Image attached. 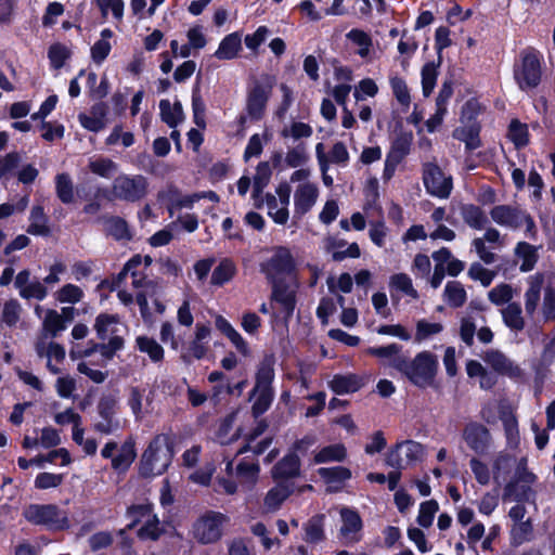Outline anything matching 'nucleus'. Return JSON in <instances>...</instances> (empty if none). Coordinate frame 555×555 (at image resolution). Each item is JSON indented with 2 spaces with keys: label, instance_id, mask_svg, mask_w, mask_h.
I'll use <instances>...</instances> for the list:
<instances>
[{
  "label": "nucleus",
  "instance_id": "6e6d98bb",
  "mask_svg": "<svg viewBox=\"0 0 555 555\" xmlns=\"http://www.w3.org/2000/svg\"><path fill=\"white\" fill-rule=\"evenodd\" d=\"M464 221L474 229L481 230L486 227L488 219L485 212L477 206L466 205L462 208Z\"/></svg>",
  "mask_w": 555,
  "mask_h": 555
},
{
  "label": "nucleus",
  "instance_id": "79ce46f5",
  "mask_svg": "<svg viewBox=\"0 0 555 555\" xmlns=\"http://www.w3.org/2000/svg\"><path fill=\"white\" fill-rule=\"evenodd\" d=\"M27 232L33 235L46 236L50 233L47 217L41 206H34L29 216Z\"/></svg>",
  "mask_w": 555,
  "mask_h": 555
},
{
  "label": "nucleus",
  "instance_id": "774afa93",
  "mask_svg": "<svg viewBox=\"0 0 555 555\" xmlns=\"http://www.w3.org/2000/svg\"><path fill=\"white\" fill-rule=\"evenodd\" d=\"M70 56V50L62 43H53L48 50L50 65L54 69H60Z\"/></svg>",
  "mask_w": 555,
  "mask_h": 555
},
{
  "label": "nucleus",
  "instance_id": "bb28decb",
  "mask_svg": "<svg viewBox=\"0 0 555 555\" xmlns=\"http://www.w3.org/2000/svg\"><path fill=\"white\" fill-rule=\"evenodd\" d=\"M107 113V106L104 103H99L93 105L88 114H79L78 120L85 129L99 132L106 127Z\"/></svg>",
  "mask_w": 555,
  "mask_h": 555
},
{
  "label": "nucleus",
  "instance_id": "393cba45",
  "mask_svg": "<svg viewBox=\"0 0 555 555\" xmlns=\"http://www.w3.org/2000/svg\"><path fill=\"white\" fill-rule=\"evenodd\" d=\"M490 216L495 223L512 229L518 228L524 221L530 220L521 210L506 205L493 207Z\"/></svg>",
  "mask_w": 555,
  "mask_h": 555
},
{
  "label": "nucleus",
  "instance_id": "c756f323",
  "mask_svg": "<svg viewBox=\"0 0 555 555\" xmlns=\"http://www.w3.org/2000/svg\"><path fill=\"white\" fill-rule=\"evenodd\" d=\"M151 398L144 388L131 387L128 392L127 404L137 421H141L150 412Z\"/></svg>",
  "mask_w": 555,
  "mask_h": 555
},
{
  "label": "nucleus",
  "instance_id": "b1692460",
  "mask_svg": "<svg viewBox=\"0 0 555 555\" xmlns=\"http://www.w3.org/2000/svg\"><path fill=\"white\" fill-rule=\"evenodd\" d=\"M401 346L390 344L380 347H369L365 352L379 359L382 364L391 366L400 372L406 358L401 352Z\"/></svg>",
  "mask_w": 555,
  "mask_h": 555
},
{
  "label": "nucleus",
  "instance_id": "7ed1b4c3",
  "mask_svg": "<svg viewBox=\"0 0 555 555\" xmlns=\"http://www.w3.org/2000/svg\"><path fill=\"white\" fill-rule=\"evenodd\" d=\"M173 456L169 438L157 435L143 452L140 461V473L144 477L163 475L171 464Z\"/></svg>",
  "mask_w": 555,
  "mask_h": 555
},
{
  "label": "nucleus",
  "instance_id": "603ef678",
  "mask_svg": "<svg viewBox=\"0 0 555 555\" xmlns=\"http://www.w3.org/2000/svg\"><path fill=\"white\" fill-rule=\"evenodd\" d=\"M209 349V344L192 338L182 350L181 357L186 362L201 360L207 356Z\"/></svg>",
  "mask_w": 555,
  "mask_h": 555
},
{
  "label": "nucleus",
  "instance_id": "20e7f679",
  "mask_svg": "<svg viewBox=\"0 0 555 555\" xmlns=\"http://www.w3.org/2000/svg\"><path fill=\"white\" fill-rule=\"evenodd\" d=\"M481 417L488 424H494L501 420L504 426L506 443L509 448L519 446L520 437L517 420L511 404L502 399L489 400L481 409Z\"/></svg>",
  "mask_w": 555,
  "mask_h": 555
},
{
  "label": "nucleus",
  "instance_id": "c03bdc74",
  "mask_svg": "<svg viewBox=\"0 0 555 555\" xmlns=\"http://www.w3.org/2000/svg\"><path fill=\"white\" fill-rule=\"evenodd\" d=\"M144 263V268H147L152 263V258L150 256H133L124 267L122 271L119 273V280L126 279L129 274L131 275L132 284L134 286L139 285L138 276H141L142 273L138 270V268Z\"/></svg>",
  "mask_w": 555,
  "mask_h": 555
},
{
  "label": "nucleus",
  "instance_id": "f8f14e48",
  "mask_svg": "<svg viewBox=\"0 0 555 555\" xmlns=\"http://www.w3.org/2000/svg\"><path fill=\"white\" fill-rule=\"evenodd\" d=\"M159 201H164L167 203L168 210L170 215H173L175 210L180 209H192L195 203L199 202L203 198H208L210 202L217 203L219 201L218 195L212 192H198L193 194L183 195L179 192L178 189L173 186H169L166 190L158 193Z\"/></svg>",
  "mask_w": 555,
  "mask_h": 555
},
{
  "label": "nucleus",
  "instance_id": "7c9ffc66",
  "mask_svg": "<svg viewBox=\"0 0 555 555\" xmlns=\"http://www.w3.org/2000/svg\"><path fill=\"white\" fill-rule=\"evenodd\" d=\"M347 39L356 48V53L365 61H372L374 54V46L372 37L358 28L351 29L347 35Z\"/></svg>",
  "mask_w": 555,
  "mask_h": 555
},
{
  "label": "nucleus",
  "instance_id": "a19ab883",
  "mask_svg": "<svg viewBox=\"0 0 555 555\" xmlns=\"http://www.w3.org/2000/svg\"><path fill=\"white\" fill-rule=\"evenodd\" d=\"M515 254L520 261L519 269L521 272H528L534 268L538 261V254L534 246L526 242H520L515 249Z\"/></svg>",
  "mask_w": 555,
  "mask_h": 555
},
{
  "label": "nucleus",
  "instance_id": "8fccbe9b",
  "mask_svg": "<svg viewBox=\"0 0 555 555\" xmlns=\"http://www.w3.org/2000/svg\"><path fill=\"white\" fill-rule=\"evenodd\" d=\"M502 317L507 327L513 331H521L525 326L521 309L518 304H509L502 309Z\"/></svg>",
  "mask_w": 555,
  "mask_h": 555
},
{
  "label": "nucleus",
  "instance_id": "aec40b11",
  "mask_svg": "<svg viewBox=\"0 0 555 555\" xmlns=\"http://www.w3.org/2000/svg\"><path fill=\"white\" fill-rule=\"evenodd\" d=\"M483 361L498 374L512 379H520L522 377L520 366L499 350H488L483 354Z\"/></svg>",
  "mask_w": 555,
  "mask_h": 555
},
{
  "label": "nucleus",
  "instance_id": "37998d69",
  "mask_svg": "<svg viewBox=\"0 0 555 555\" xmlns=\"http://www.w3.org/2000/svg\"><path fill=\"white\" fill-rule=\"evenodd\" d=\"M331 389L338 393L354 392L361 387V380L356 375H336L330 383Z\"/></svg>",
  "mask_w": 555,
  "mask_h": 555
},
{
  "label": "nucleus",
  "instance_id": "a211bd4d",
  "mask_svg": "<svg viewBox=\"0 0 555 555\" xmlns=\"http://www.w3.org/2000/svg\"><path fill=\"white\" fill-rule=\"evenodd\" d=\"M341 527L339 534L345 543L354 544L362 539L363 522L359 513L350 507L340 508Z\"/></svg>",
  "mask_w": 555,
  "mask_h": 555
},
{
  "label": "nucleus",
  "instance_id": "bf43d9fd",
  "mask_svg": "<svg viewBox=\"0 0 555 555\" xmlns=\"http://www.w3.org/2000/svg\"><path fill=\"white\" fill-rule=\"evenodd\" d=\"M55 299L61 304L75 305L81 301L85 296L83 291L75 284H65L54 294Z\"/></svg>",
  "mask_w": 555,
  "mask_h": 555
},
{
  "label": "nucleus",
  "instance_id": "9d476101",
  "mask_svg": "<svg viewBox=\"0 0 555 555\" xmlns=\"http://www.w3.org/2000/svg\"><path fill=\"white\" fill-rule=\"evenodd\" d=\"M149 180L142 175H120L113 181L112 195L116 199L139 202L149 193Z\"/></svg>",
  "mask_w": 555,
  "mask_h": 555
},
{
  "label": "nucleus",
  "instance_id": "69168bd1",
  "mask_svg": "<svg viewBox=\"0 0 555 555\" xmlns=\"http://www.w3.org/2000/svg\"><path fill=\"white\" fill-rule=\"evenodd\" d=\"M443 330V325L439 322H429L427 320H420L416 323L415 340L421 343L438 335Z\"/></svg>",
  "mask_w": 555,
  "mask_h": 555
},
{
  "label": "nucleus",
  "instance_id": "f257e3e1",
  "mask_svg": "<svg viewBox=\"0 0 555 555\" xmlns=\"http://www.w3.org/2000/svg\"><path fill=\"white\" fill-rule=\"evenodd\" d=\"M507 448L509 451L499 452L492 461L493 481L499 487L504 485L505 498L525 499L535 476L527 469V459L518 456L516 448Z\"/></svg>",
  "mask_w": 555,
  "mask_h": 555
},
{
  "label": "nucleus",
  "instance_id": "423d86ee",
  "mask_svg": "<svg viewBox=\"0 0 555 555\" xmlns=\"http://www.w3.org/2000/svg\"><path fill=\"white\" fill-rule=\"evenodd\" d=\"M311 171L306 168L295 170L291 182L297 183L294 190V215L301 218L317 204L320 190L314 181L310 180Z\"/></svg>",
  "mask_w": 555,
  "mask_h": 555
},
{
  "label": "nucleus",
  "instance_id": "4c0bfd02",
  "mask_svg": "<svg viewBox=\"0 0 555 555\" xmlns=\"http://www.w3.org/2000/svg\"><path fill=\"white\" fill-rule=\"evenodd\" d=\"M160 117L169 127H177L184 118L183 108L180 102L171 104L168 100L159 102Z\"/></svg>",
  "mask_w": 555,
  "mask_h": 555
},
{
  "label": "nucleus",
  "instance_id": "f704fd0d",
  "mask_svg": "<svg viewBox=\"0 0 555 555\" xmlns=\"http://www.w3.org/2000/svg\"><path fill=\"white\" fill-rule=\"evenodd\" d=\"M259 472L260 468L258 463L249 460H243L236 466L235 477L242 486L250 489L257 483Z\"/></svg>",
  "mask_w": 555,
  "mask_h": 555
},
{
  "label": "nucleus",
  "instance_id": "864d4df0",
  "mask_svg": "<svg viewBox=\"0 0 555 555\" xmlns=\"http://www.w3.org/2000/svg\"><path fill=\"white\" fill-rule=\"evenodd\" d=\"M235 272L234 263L229 259H223L212 271L211 284L221 286L231 281Z\"/></svg>",
  "mask_w": 555,
  "mask_h": 555
},
{
  "label": "nucleus",
  "instance_id": "e2e57ef3",
  "mask_svg": "<svg viewBox=\"0 0 555 555\" xmlns=\"http://www.w3.org/2000/svg\"><path fill=\"white\" fill-rule=\"evenodd\" d=\"M313 129L309 124L302 121H293L281 131L283 138H291L294 141L308 139L312 135Z\"/></svg>",
  "mask_w": 555,
  "mask_h": 555
},
{
  "label": "nucleus",
  "instance_id": "13d9d810",
  "mask_svg": "<svg viewBox=\"0 0 555 555\" xmlns=\"http://www.w3.org/2000/svg\"><path fill=\"white\" fill-rule=\"evenodd\" d=\"M164 533L158 517L154 514L145 520L138 530V537L142 540L155 541Z\"/></svg>",
  "mask_w": 555,
  "mask_h": 555
},
{
  "label": "nucleus",
  "instance_id": "3c124183",
  "mask_svg": "<svg viewBox=\"0 0 555 555\" xmlns=\"http://www.w3.org/2000/svg\"><path fill=\"white\" fill-rule=\"evenodd\" d=\"M389 85H390L392 94L396 98V100L398 101V103L401 106L409 108V106L411 104V94H410V90L408 88L405 80L397 75L390 76Z\"/></svg>",
  "mask_w": 555,
  "mask_h": 555
},
{
  "label": "nucleus",
  "instance_id": "cd10ccee",
  "mask_svg": "<svg viewBox=\"0 0 555 555\" xmlns=\"http://www.w3.org/2000/svg\"><path fill=\"white\" fill-rule=\"evenodd\" d=\"M293 493V485L288 482H278L272 487L263 498V511L274 513L280 509L286 499Z\"/></svg>",
  "mask_w": 555,
  "mask_h": 555
},
{
  "label": "nucleus",
  "instance_id": "c85d7f7f",
  "mask_svg": "<svg viewBox=\"0 0 555 555\" xmlns=\"http://www.w3.org/2000/svg\"><path fill=\"white\" fill-rule=\"evenodd\" d=\"M544 279L542 274H534L528 278V289L525 293L526 313L534 319L540 305V293Z\"/></svg>",
  "mask_w": 555,
  "mask_h": 555
},
{
  "label": "nucleus",
  "instance_id": "0e129e2a",
  "mask_svg": "<svg viewBox=\"0 0 555 555\" xmlns=\"http://www.w3.org/2000/svg\"><path fill=\"white\" fill-rule=\"evenodd\" d=\"M379 91V88L374 79L363 78L353 90V98L357 103L363 102L366 98H375Z\"/></svg>",
  "mask_w": 555,
  "mask_h": 555
},
{
  "label": "nucleus",
  "instance_id": "680f3d73",
  "mask_svg": "<svg viewBox=\"0 0 555 555\" xmlns=\"http://www.w3.org/2000/svg\"><path fill=\"white\" fill-rule=\"evenodd\" d=\"M390 287L402 292L411 299H418V292L413 287L411 278L405 273H397L390 278Z\"/></svg>",
  "mask_w": 555,
  "mask_h": 555
},
{
  "label": "nucleus",
  "instance_id": "2eb2a0df",
  "mask_svg": "<svg viewBox=\"0 0 555 555\" xmlns=\"http://www.w3.org/2000/svg\"><path fill=\"white\" fill-rule=\"evenodd\" d=\"M423 182L426 191L433 196L447 198L452 191V179L436 164L427 163L423 167Z\"/></svg>",
  "mask_w": 555,
  "mask_h": 555
},
{
  "label": "nucleus",
  "instance_id": "ddd939ff",
  "mask_svg": "<svg viewBox=\"0 0 555 555\" xmlns=\"http://www.w3.org/2000/svg\"><path fill=\"white\" fill-rule=\"evenodd\" d=\"M291 190L287 184H280L275 190V195L267 193L262 201V207L267 210L268 216L278 224H285L289 218ZM261 207V205H257Z\"/></svg>",
  "mask_w": 555,
  "mask_h": 555
},
{
  "label": "nucleus",
  "instance_id": "e433bc0d",
  "mask_svg": "<svg viewBox=\"0 0 555 555\" xmlns=\"http://www.w3.org/2000/svg\"><path fill=\"white\" fill-rule=\"evenodd\" d=\"M113 36L114 33L109 28H104L101 31L100 39L91 47V59L94 63L102 64L108 56L112 50L111 39Z\"/></svg>",
  "mask_w": 555,
  "mask_h": 555
},
{
  "label": "nucleus",
  "instance_id": "a18cd8bd",
  "mask_svg": "<svg viewBox=\"0 0 555 555\" xmlns=\"http://www.w3.org/2000/svg\"><path fill=\"white\" fill-rule=\"evenodd\" d=\"M101 15L107 18L109 15L120 23L124 20L125 1L124 0H95Z\"/></svg>",
  "mask_w": 555,
  "mask_h": 555
},
{
  "label": "nucleus",
  "instance_id": "052dcab7",
  "mask_svg": "<svg viewBox=\"0 0 555 555\" xmlns=\"http://www.w3.org/2000/svg\"><path fill=\"white\" fill-rule=\"evenodd\" d=\"M127 517L130 519L128 529L133 528L137 525H142L152 515H154L151 504H137L128 507Z\"/></svg>",
  "mask_w": 555,
  "mask_h": 555
},
{
  "label": "nucleus",
  "instance_id": "58836bf2",
  "mask_svg": "<svg viewBox=\"0 0 555 555\" xmlns=\"http://www.w3.org/2000/svg\"><path fill=\"white\" fill-rule=\"evenodd\" d=\"M88 168L92 173L109 179L117 172L118 165L111 158L93 156L89 159Z\"/></svg>",
  "mask_w": 555,
  "mask_h": 555
},
{
  "label": "nucleus",
  "instance_id": "2f4dec72",
  "mask_svg": "<svg viewBox=\"0 0 555 555\" xmlns=\"http://www.w3.org/2000/svg\"><path fill=\"white\" fill-rule=\"evenodd\" d=\"M242 51V36L235 31L227 35L219 43L215 52V56L221 61L233 60L238 56Z\"/></svg>",
  "mask_w": 555,
  "mask_h": 555
},
{
  "label": "nucleus",
  "instance_id": "5701e85b",
  "mask_svg": "<svg viewBox=\"0 0 555 555\" xmlns=\"http://www.w3.org/2000/svg\"><path fill=\"white\" fill-rule=\"evenodd\" d=\"M73 318L74 308L72 307H64L61 312L53 309L47 310L42 320L43 334L41 336H44L46 338L47 335L55 337L66 328V321H72Z\"/></svg>",
  "mask_w": 555,
  "mask_h": 555
},
{
  "label": "nucleus",
  "instance_id": "39448f33",
  "mask_svg": "<svg viewBox=\"0 0 555 555\" xmlns=\"http://www.w3.org/2000/svg\"><path fill=\"white\" fill-rule=\"evenodd\" d=\"M439 362L437 357L430 351L417 353L413 360L405 361L401 373L415 386L426 388L434 384Z\"/></svg>",
  "mask_w": 555,
  "mask_h": 555
},
{
  "label": "nucleus",
  "instance_id": "49530a36",
  "mask_svg": "<svg viewBox=\"0 0 555 555\" xmlns=\"http://www.w3.org/2000/svg\"><path fill=\"white\" fill-rule=\"evenodd\" d=\"M443 297L449 306L457 308L466 301V291L460 282L451 281L444 287Z\"/></svg>",
  "mask_w": 555,
  "mask_h": 555
},
{
  "label": "nucleus",
  "instance_id": "338daca9",
  "mask_svg": "<svg viewBox=\"0 0 555 555\" xmlns=\"http://www.w3.org/2000/svg\"><path fill=\"white\" fill-rule=\"evenodd\" d=\"M308 160V154L306 146L300 143L287 150L284 157L285 167L299 168L304 166Z\"/></svg>",
  "mask_w": 555,
  "mask_h": 555
},
{
  "label": "nucleus",
  "instance_id": "1a4fd4ad",
  "mask_svg": "<svg viewBox=\"0 0 555 555\" xmlns=\"http://www.w3.org/2000/svg\"><path fill=\"white\" fill-rule=\"evenodd\" d=\"M543 56L535 50L528 49L521 52L519 61L514 67V79L522 91L537 88L541 81Z\"/></svg>",
  "mask_w": 555,
  "mask_h": 555
},
{
  "label": "nucleus",
  "instance_id": "4be33fe9",
  "mask_svg": "<svg viewBox=\"0 0 555 555\" xmlns=\"http://www.w3.org/2000/svg\"><path fill=\"white\" fill-rule=\"evenodd\" d=\"M118 408V399L114 395L103 396L98 403V411L102 421L95 428L104 434H109L118 428V422L114 418Z\"/></svg>",
  "mask_w": 555,
  "mask_h": 555
},
{
  "label": "nucleus",
  "instance_id": "c9c22d12",
  "mask_svg": "<svg viewBox=\"0 0 555 555\" xmlns=\"http://www.w3.org/2000/svg\"><path fill=\"white\" fill-rule=\"evenodd\" d=\"M300 462L295 453L285 455L272 469L273 479L292 478L299 474Z\"/></svg>",
  "mask_w": 555,
  "mask_h": 555
},
{
  "label": "nucleus",
  "instance_id": "9b49d317",
  "mask_svg": "<svg viewBox=\"0 0 555 555\" xmlns=\"http://www.w3.org/2000/svg\"><path fill=\"white\" fill-rule=\"evenodd\" d=\"M273 87L274 79L269 76L255 80L249 86L246 99V111L251 118L260 119L263 116Z\"/></svg>",
  "mask_w": 555,
  "mask_h": 555
},
{
  "label": "nucleus",
  "instance_id": "de8ad7c7",
  "mask_svg": "<svg viewBox=\"0 0 555 555\" xmlns=\"http://www.w3.org/2000/svg\"><path fill=\"white\" fill-rule=\"evenodd\" d=\"M305 540L309 543H318L324 539V516L317 515L305 524Z\"/></svg>",
  "mask_w": 555,
  "mask_h": 555
},
{
  "label": "nucleus",
  "instance_id": "4468645a",
  "mask_svg": "<svg viewBox=\"0 0 555 555\" xmlns=\"http://www.w3.org/2000/svg\"><path fill=\"white\" fill-rule=\"evenodd\" d=\"M294 270V258L286 247H278L270 259L261 263V272L275 283Z\"/></svg>",
  "mask_w": 555,
  "mask_h": 555
},
{
  "label": "nucleus",
  "instance_id": "412c9836",
  "mask_svg": "<svg viewBox=\"0 0 555 555\" xmlns=\"http://www.w3.org/2000/svg\"><path fill=\"white\" fill-rule=\"evenodd\" d=\"M36 352L40 358H47V367L52 374L61 372L60 364L65 359L64 348L54 341H47L44 336H40L35 345Z\"/></svg>",
  "mask_w": 555,
  "mask_h": 555
},
{
  "label": "nucleus",
  "instance_id": "72a5a7b5",
  "mask_svg": "<svg viewBox=\"0 0 555 555\" xmlns=\"http://www.w3.org/2000/svg\"><path fill=\"white\" fill-rule=\"evenodd\" d=\"M481 126L460 124L453 131V138L465 144L466 151H475L481 146Z\"/></svg>",
  "mask_w": 555,
  "mask_h": 555
},
{
  "label": "nucleus",
  "instance_id": "0eeeda50",
  "mask_svg": "<svg viewBox=\"0 0 555 555\" xmlns=\"http://www.w3.org/2000/svg\"><path fill=\"white\" fill-rule=\"evenodd\" d=\"M94 330L100 339L108 340L106 345L99 347L103 362L107 361L124 346V339L120 336L124 324L116 314L101 313L95 319Z\"/></svg>",
  "mask_w": 555,
  "mask_h": 555
},
{
  "label": "nucleus",
  "instance_id": "5fc2aeb1",
  "mask_svg": "<svg viewBox=\"0 0 555 555\" xmlns=\"http://www.w3.org/2000/svg\"><path fill=\"white\" fill-rule=\"evenodd\" d=\"M135 459V451L129 443L122 444L113 457L112 467L118 472H125Z\"/></svg>",
  "mask_w": 555,
  "mask_h": 555
},
{
  "label": "nucleus",
  "instance_id": "ea45409f",
  "mask_svg": "<svg viewBox=\"0 0 555 555\" xmlns=\"http://www.w3.org/2000/svg\"><path fill=\"white\" fill-rule=\"evenodd\" d=\"M486 106L477 99H469L462 107L460 124L470 126H481L478 117L483 114Z\"/></svg>",
  "mask_w": 555,
  "mask_h": 555
},
{
  "label": "nucleus",
  "instance_id": "6ab92c4d",
  "mask_svg": "<svg viewBox=\"0 0 555 555\" xmlns=\"http://www.w3.org/2000/svg\"><path fill=\"white\" fill-rule=\"evenodd\" d=\"M14 286L18 294L24 299L43 300L48 296V288L43 281L30 280L29 270H22L17 273L14 281Z\"/></svg>",
  "mask_w": 555,
  "mask_h": 555
},
{
  "label": "nucleus",
  "instance_id": "4d7b16f0",
  "mask_svg": "<svg viewBox=\"0 0 555 555\" xmlns=\"http://www.w3.org/2000/svg\"><path fill=\"white\" fill-rule=\"evenodd\" d=\"M55 191L62 203L69 204L74 202V185L67 173H60L55 177Z\"/></svg>",
  "mask_w": 555,
  "mask_h": 555
},
{
  "label": "nucleus",
  "instance_id": "a878e982",
  "mask_svg": "<svg viewBox=\"0 0 555 555\" xmlns=\"http://www.w3.org/2000/svg\"><path fill=\"white\" fill-rule=\"evenodd\" d=\"M318 474L326 483L327 492L340 491L352 476L351 470L344 466L322 467Z\"/></svg>",
  "mask_w": 555,
  "mask_h": 555
},
{
  "label": "nucleus",
  "instance_id": "f3484780",
  "mask_svg": "<svg viewBox=\"0 0 555 555\" xmlns=\"http://www.w3.org/2000/svg\"><path fill=\"white\" fill-rule=\"evenodd\" d=\"M462 436L466 446L476 454H487L492 448L493 438L490 430L478 422L466 424Z\"/></svg>",
  "mask_w": 555,
  "mask_h": 555
},
{
  "label": "nucleus",
  "instance_id": "f03ea898",
  "mask_svg": "<svg viewBox=\"0 0 555 555\" xmlns=\"http://www.w3.org/2000/svg\"><path fill=\"white\" fill-rule=\"evenodd\" d=\"M229 521V516L223 513L205 511L192 522L189 534L201 545L216 544L222 539Z\"/></svg>",
  "mask_w": 555,
  "mask_h": 555
},
{
  "label": "nucleus",
  "instance_id": "6e6552de",
  "mask_svg": "<svg viewBox=\"0 0 555 555\" xmlns=\"http://www.w3.org/2000/svg\"><path fill=\"white\" fill-rule=\"evenodd\" d=\"M23 516L28 522L50 530H66L70 527L67 511L55 504H30L24 508Z\"/></svg>",
  "mask_w": 555,
  "mask_h": 555
},
{
  "label": "nucleus",
  "instance_id": "473e14b6",
  "mask_svg": "<svg viewBox=\"0 0 555 555\" xmlns=\"http://www.w3.org/2000/svg\"><path fill=\"white\" fill-rule=\"evenodd\" d=\"M347 457V449L343 443H334L320 448L313 452L312 464L343 462Z\"/></svg>",
  "mask_w": 555,
  "mask_h": 555
},
{
  "label": "nucleus",
  "instance_id": "09e8293b",
  "mask_svg": "<svg viewBox=\"0 0 555 555\" xmlns=\"http://www.w3.org/2000/svg\"><path fill=\"white\" fill-rule=\"evenodd\" d=\"M137 348L146 353L154 362L162 361L164 358L163 347L154 339L147 336H138L135 339Z\"/></svg>",
  "mask_w": 555,
  "mask_h": 555
},
{
  "label": "nucleus",
  "instance_id": "dca6fc26",
  "mask_svg": "<svg viewBox=\"0 0 555 555\" xmlns=\"http://www.w3.org/2000/svg\"><path fill=\"white\" fill-rule=\"evenodd\" d=\"M425 455L424 447L416 441L406 440L397 443L386 457L387 465L395 468H403L404 466L422 461Z\"/></svg>",
  "mask_w": 555,
  "mask_h": 555
}]
</instances>
